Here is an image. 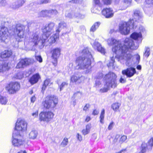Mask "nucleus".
Listing matches in <instances>:
<instances>
[{
	"instance_id": "obj_24",
	"label": "nucleus",
	"mask_w": 153,
	"mask_h": 153,
	"mask_svg": "<svg viewBox=\"0 0 153 153\" xmlns=\"http://www.w3.org/2000/svg\"><path fill=\"white\" fill-rule=\"evenodd\" d=\"M51 0H37L31 3L29 5V6L31 7L33 5L46 4L50 3Z\"/></svg>"
},
{
	"instance_id": "obj_16",
	"label": "nucleus",
	"mask_w": 153,
	"mask_h": 153,
	"mask_svg": "<svg viewBox=\"0 0 153 153\" xmlns=\"http://www.w3.org/2000/svg\"><path fill=\"white\" fill-rule=\"evenodd\" d=\"M148 146L147 143L143 142L140 147V151L138 153H145L148 149V146L151 147L153 146V138L150 139L148 142Z\"/></svg>"
},
{
	"instance_id": "obj_18",
	"label": "nucleus",
	"mask_w": 153,
	"mask_h": 153,
	"mask_svg": "<svg viewBox=\"0 0 153 153\" xmlns=\"http://www.w3.org/2000/svg\"><path fill=\"white\" fill-rule=\"evenodd\" d=\"M30 59L25 58L21 59L17 64L16 68H24L29 65L31 63Z\"/></svg>"
},
{
	"instance_id": "obj_12",
	"label": "nucleus",
	"mask_w": 153,
	"mask_h": 153,
	"mask_svg": "<svg viewBox=\"0 0 153 153\" xmlns=\"http://www.w3.org/2000/svg\"><path fill=\"white\" fill-rule=\"evenodd\" d=\"M54 114L51 111L42 112L39 114V120L41 121L48 122L53 118Z\"/></svg>"
},
{
	"instance_id": "obj_58",
	"label": "nucleus",
	"mask_w": 153,
	"mask_h": 153,
	"mask_svg": "<svg viewBox=\"0 0 153 153\" xmlns=\"http://www.w3.org/2000/svg\"><path fill=\"white\" fill-rule=\"evenodd\" d=\"M99 113V111L98 110L95 109L92 112V114L94 115H97Z\"/></svg>"
},
{
	"instance_id": "obj_20",
	"label": "nucleus",
	"mask_w": 153,
	"mask_h": 153,
	"mask_svg": "<svg viewBox=\"0 0 153 153\" xmlns=\"http://www.w3.org/2000/svg\"><path fill=\"white\" fill-rule=\"evenodd\" d=\"M61 49L57 48L53 49L51 51V56L54 61H56L57 59L60 55Z\"/></svg>"
},
{
	"instance_id": "obj_14",
	"label": "nucleus",
	"mask_w": 153,
	"mask_h": 153,
	"mask_svg": "<svg viewBox=\"0 0 153 153\" xmlns=\"http://www.w3.org/2000/svg\"><path fill=\"white\" fill-rule=\"evenodd\" d=\"M45 36L46 37L45 42L44 43L45 46L50 45L52 43H54L56 41V39L59 37V34L56 33L53 34L49 39H48V38L49 36L42 35V36Z\"/></svg>"
},
{
	"instance_id": "obj_60",
	"label": "nucleus",
	"mask_w": 153,
	"mask_h": 153,
	"mask_svg": "<svg viewBox=\"0 0 153 153\" xmlns=\"http://www.w3.org/2000/svg\"><path fill=\"white\" fill-rule=\"evenodd\" d=\"M90 105L88 104H87L84 106L83 108V110L86 111L87 109L89 108Z\"/></svg>"
},
{
	"instance_id": "obj_62",
	"label": "nucleus",
	"mask_w": 153,
	"mask_h": 153,
	"mask_svg": "<svg viewBox=\"0 0 153 153\" xmlns=\"http://www.w3.org/2000/svg\"><path fill=\"white\" fill-rule=\"evenodd\" d=\"M38 111H37L33 113L32 114V115L34 117H36L38 116Z\"/></svg>"
},
{
	"instance_id": "obj_4",
	"label": "nucleus",
	"mask_w": 153,
	"mask_h": 153,
	"mask_svg": "<svg viewBox=\"0 0 153 153\" xmlns=\"http://www.w3.org/2000/svg\"><path fill=\"white\" fill-rule=\"evenodd\" d=\"M117 78L116 75L113 72H110L106 74L104 78L105 81V87L101 89L100 92H105L110 88H114L116 87L117 85Z\"/></svg>"
},
{
	"instance_id": "obj_19",
	"label": "nucleus",
	"mask_w": 153,
	"mask_h": 153,
	"mask_svg": "<svg viewBox=\"0 0 153 153\" xmlns=\"http://www.w3.org/2000/svg\"><path fill=\"white\" fill-rule=\"evenodd\" d=\"M136 72L135 68H128L122 71V74L123 75H126L128 77H130L133 76L136 73Z\"/></svg>"
},
{
	"instance_id": "obj_23",
	"label": "nucleus",
	"mask_w": 153,
	"mask_h": 153,
	"mask_svg": "<svg viewBox=\"0 0 153 153\" xmlns=\"http://www.w3.org/2000/svg\"><path fill=\"white\" fill-rule=\"evenodd\" d=\"M9 68L8 63L0 60V73H3L8 70Z\"/></svg>"
},
{
	"instance_id": "obj_17",
	"label": "nucleus",
	"mask_w": 153,
	"mask_h": 153,
	"mask_svg": "<svg viewBox=\"0 0 153 153\" xmlns=\"http://www.w3.org/2000/svg\"><path fill=\"white\" fill-rule=\"evenodd\" d=\"M102 13L106 18H110L113 17L114 12L112 9L110 8H105L103 9Z\"/></svg>"
},
{
	"instance_id": "obj_55",
	"label": "nucleus",
	"mask_w": 153,
	"mask_h": 153,
	"mask_svg": "<svg viewBox=\"0 0 153 153\" xmlns=\"http://www.w3.org/2000/svg\"><path fill=\"white\" fill-rule=\"evenodd\" d=\"M114 123L113 122L110 123L108 127V129L109 130H111L112 128L114 126Z\"/></svg>"
},
{
	"instance_id": "obj_59",
	"label": "nucleus",
	"mask_w": 153,
	"mask_h": 153,
	"mask_svg": "<svg viewBox=\"0 0 153 153\" xmlns=\"http://www.w3.org/2000/svg\"><path fill=\"white\" fill-rule=\"evenodd\" d=\"M146 1L148 4H153V0H146Z\"/></svg>"
},
{
	"instance_id": "obj_42",
	"label": "nucleus",
	"mask_w": 153,
	"mask_h": 153,
	"mask_svg": "<svg viewBox=\"0 0 153 153\" xmlns=\"http://www.w3.org/2000/svg\"><path fill=\"white\" fill-rule=\"evenodd\" d=\"M68 143V139L67 138H64L60 144L62 147H64Z\"/></svg>"
},
{
	"instance_id": "obj_38",
	"label": "nucleus",
	"mask_w": 153,
	"mask_h": 153,
	"mask_svg": "<svg viewBox=\"0 0 153 153\" xmlns=\"http://www.w3.org/2000/svg\"><path fill=\"white\" fill-rule=\"evenodd\" d=\"M10 7L11 8L14 10L17 9L19 8V6L18 3L16 1L12 3V4L10 6Z\"/></svg>"
},
{
	"instance_id": "obj_6",
	"label": "nucleus",
	"mask_w": 153,
	"mask_h": 153,
	"mask_svg": "<svg viewBox=\"0 0 153 153\" xmlns=\"http://www.w3.org/2000/svg\"><path fill=\"white\" fill-rule=\"evenodd\" d=\"M28 25L25 26L21 24H19L16 25V29L14 30V33L17 34L18 37L20 38L18 40L19 42L22 41L21 39L24 38L25 33L28 32L29 30V24L30 22H28Z\"/></svg>"
},
{
	"instance_id": "obj_37",
	"label": "nucleus",
	"mask_w": 153,
	"mask_h": 153,
	"mask_svg": "<svg viewBox=\"0 0 153 153\" xmlns=\"http://www.w3.org/2000/svg\"><path fill=\"white\" fill-rule=\"evenodd\" d=\"M7 102V100L5 97L0 95V103L2 105H5Z\"/></svg>"
},
{
	"instance_id": "obj_32",
	"label": "nucleus",
	"mask_w": 153,
	"mask_h": 153,
	"mask_svg": "<svg viewBox=\"0 0 153 153\" xmlns=\"http://www.w3.org/2000/svg\"><path fill=\"white\" fill-rule=\"evenodd\" d=\"M123 9H125L131 5L132 0H123Z\"/></svg>"
},
{
	"instance_id": "obj_63",
	"label": "nucleus",
	"mask_w": 153,
	"mask_h": 153,
	"mask_svg": "<svg viewBox=\"0 0 153 153\" xmlns=\"http://www.w3.org/2000/svg\"><path fill=\"white\" fill-rule=\"evenodd\" d=\"M120 81L121 83H124L125 82L126 80L124 79L121 77L120 80Z\"/></svg>"
},
{
	"instance_id": "obj_15",
	"label": "nucleus",
	"mask_w": 153,
	"mask_h": 153,
	"mask_svg": "<svg viewBox=\"0 0 153 153\" xmlns=\"http://www.w3.org/2000/svg\"><path fill=\"white\" fill-rule=\"evenodd\" d=\"M8 31L7 28L4 26L0 27V42L4 41L8 37Z\"/></svg>"
},
{
	"instance_id": "obj_48",
	"label": "nucleus",
	"mask_w": 153,
	"mask_h": 153,
	"mask_svg": "<svg viewBox=\"0 0 153 153\" xmlns=\"http://www.w3.org/2000/svg\"><path fill=\"white\" fill-rule=\"evenodd\" d=\"M7 5V3L6 0H1L0 1V6L2 7L6 6Z\"/></svg>"
},
{
	"instance_id": "obj_40",
	"label": "nucleus",
	"mask_w": 153,
	"mask_h": 153,
	"mask_svg": "<svg viewBox=\"0 0 153 153\" xmlns=\"http://www.w3.org/2000/svg\"><path fill=\"white\" fill-rule=\"evenodd\" d=\"M145 52L144 53V56L147 58L150 54V50L149 48L146 47L145 49Z\"/></svg>"
},
{
	"instance_id": "obj_61",
	"label": "nucleus",
	"mask_w": 153,
	"mask_h": 153,
	"mask_svg": "<svg viewBox=\"0 0 153 153\" xmlns=\"http://www.w3.org/2000/svg\"><path fill=\"white\" fill-rule=\"evenodd\" d=\"M36 97L34 96H33L31 98L30 100L33 103L36 100Z\"/></svg>"
},
{
	"instance_id": "obj_21",
	"label": "nucleus",
	"mask_w": 153,
	"mask_h": 153,
	"mask_svg": "<svg viewBox=\"0 0 153 153\" xmlns=\"http://www.w3.org/2000/svg\"><path fill=\"white\" fill-rule=\"evenodd\" d=\"M92 46L95 49L97 50L102 53L105 54V49L98 42L95 41L92 45Z\"/></svg>"
},
{
	"instance_id": "obj_54",
	"label": "nucleus",
	"mask_w": 153,
	"mask_h": 153,
	"mask_svg": "<svg viewBox=\"0 0 153 153\" xmlns=\"http://www.w3.org/2000/svg\"><path fill=\"white\" fill-rule=\"evenodd\" d=\"M105 110L103 109L101 111L100 118H104Z\"/></svg>"
},
{
	"instance_id": "obj_10",
	"label": "nucleus",
	"mask_w": 153,
	"mask_h": 153,
	"mask_svg": "<svg viewBox=\"0 0 153 153\" xmlns=\"http://www.w3.org/2000/svg\"><path fill=\"white\" fill-rule=\"evenodd\" d=\"M20 88V84L17 82H10L6 89L10 94H14L18 91Z\"/></svg>"
},
{
	"instance_id": "obj_8",
	"label": "nucleus",
	"mask_w": 153,
	"mask_h": 153,
	"mask_svg": "<svg viewBox=\"0 0 153 153\" xmlns=\"http://www.w3.org/2000/svg\"><path fill=\"white\" fill-rule=\"evenodd\" d=\"M27 129V123L24 120L18 119L16 123L15 129L13 132L15 131H17L16 133L21 134L22 132L25 131Z\"/></svg>"
},
{
	"instance_id": "obj_36",
	"label": "nucleus",
	"mask_w": 153,
	"mask_h": 153,
	"mask_svg": "<svg viewBox=\"0 0 153 153\" xmlns=\"http://www.w3.org/2000/svg\"><path fill=\"white\" fill-rule=\"evenodd\" d=\"M120 105V103H115L112 104L111 105V108L114 111H116L119 108Z\"/></svg>"
},
{
	"instance_id": "obj_52",
	"label": "nucleus",
	"mask_w": 153,
	"mask_h": 153,
	"mask_svg": "<svg viewBox=\"0 0 153 153\" xmlns=\"http://www.w3.org/2000/svg\"><path fill=\"white\" fill-rule=\"evenodd\" d=\"M82 93L79 91H78L76 92L74 94V96L75 97H80L82 95Z\"/></svg>"
},
{
	"instance_id": "obj_50",
	"label": "nucleus",
	"mask_w": 153,
	"mask_h": 153,
	"mask_svg": "<svg viewBox=\"0 0 153 153\" xmlns=\"http://www.w3.org/2000/svg\"><path fill=\"white\" fill-rule=\"evenodd\" d=\"M127 137L126 136L123 135L120 138V143H123V142L125 141Z\"/></svg>"
},
{
	"instance_id": "obj_30",
	"label": "nucleus",
	"mask_w": 153,
	"mask_h": 153,
	"mask_svg": "<svg viewBox=\"0 0 153 153\" xmlns=\"http://www.w3.org/2000/svg\"><path fill=\"white\" fill-rule=\"evenodd\" d=\"M37 134L38 133L36 131L32 130L29 133V137L30 139H34L37 137Z\"/></svg>"
},
{
	"instance_id": "obj_7",
	"label": "nucleus",
	"mask_w": 153,
	"mask_h": 153,
	"mask_svg": "<svg viewBox=\"0 0 153 153\" xmlns=\"http://www.w3.org/2000/svg\"><path fill=\"white\" fill-rule=\"evenodd\" d=\"M58 101L57 97L51 96L47 97L42 104L45 108L52 110L56 106Z\"/></svg>"
},
{
	"instance_id": "obj_29",
	"label": "nucleus",
	"mask_w": 153,
	"mask_h": 153,
	"mask_svg": "<svg viewBox=\"0 0 153 153\" xmlns=\"http://www.w3.org/2000/svg\"><path fill=\"white\" fill-rule=\"evenodd\" d=\"M91 127V124L89 123L86 125L85 128L83 129L82 131V133L83 134L85 135L88 134L90 132Z\"/></svg>"
},
{
	"instance_id": "obj_56",
	"label": "nucleus",
	"mask_w": 153,
	"mask_h": 153,
	"mask_svg": "<svg viewBox=\"0 0 153 153\" xmlns=\"http://www.w3.org/2000/svg\"><path fill=\"white\" fill-rule=\"evenodd\" d=\"M103 76L101 72L99 73L97 76V79H101Z\"/></svg>"
},
{
	"instance_id": "obj_45",
	"label": "nucleus",
	"mask_w": 153,
	"mask_h": 153,
	"mask_svg": "<svg viewBox=\"0 0 153 153\" xmlns=\"http://www.w3.org/2000/svg\"><path fill=\"white\" fill-rule=\"evenodd\" d=\"M102 1L103 5H108L111 4L112 0H102Z\"/></svg>"
},
{
	"instance_id": "obj_1",
	"label": "nucleus",
	"mask_w": 153,
	"mask_h": 153,
	"mask_svg": "<svg viewBox=\"0 0 153 153\" xmlns=\"http://www.w3.org/2000/svg\"><path fill=\"white\" fill-rule=\"evenodd\" d=\"M107 42L108 45H114L112 48V51L116 55L115 57L117 56L119 61L123 64L125 63L128 66H130L132 57L131 53V50L137 49V45H133L132 40L128 38L125 39L123 45L113 38L108 39Z\"/></svg>"
},
{
	"instance_id": "obj_13",
	"label": "nucleus",
	"mask_w": 153,
	"mask_h": 153,
	"mask_svg": "<svg viewBox=\"0 0 153 153\" xmlns=\"http://www.w3.org/2000/svg\"><path fill=\"white\" fill-rule=\"evenodd\" d=\"M55 25L53 22H50L42 28L43 34L42 35L50 36L53 32V28Z\"/></svg>"
},
{
	"instance_id": "obj_27",
	"label": "nucleus",
	"mask_w": 153,
	"mask_h": 153,
	"mask_svg": "<svg viewBox=\"0 0 153 153\" xmlns=\"http://www.w3.org/2000/svg\"><path fill=\"white\" fill-rule=\"evenodd\" d=\"M39 78V75L36 74L33 75L30 78L29 82L32 85H33L38 82Z\"/></svg>"
},
{
	"instance_id": "obj_26",
	"label": "nucleus",
	"mask_w": 153,
	"mask_h": 153,
	"mask_svg": "<svg viewBox=\"0 0 153 153\" xmlns=\"http://www.w3.org/2000/svg\"><path fill=\"white\" fill-rule=\"evenodd\" d=\"M12 54L11 51L5 50L0 53V57L2 58H8Z\"/></svg>"
},
{
	"instance_id": "obj_22",
	"label": "nucleus",
	"mask_w": 153,
	"mask_h": 153,
	"mask_svg": "<svg viewBox=\"0 0 153 153\" xmlns=\"http://www.w3.org/2000/svg\"><path fill=\"white\" fill-rule=\"evenodd\" d=\"M142 17L141 13L138 10H135L134 13L133 17L134 19L130 20H134V26H136V25L137 22V21L140 20Z\"/></svg>"
},
{
	"instance_id": "obj_9",
	"label": "nucleus",
	"mask_w": 153,
	"mask_h": 153,
	"mask_svg": "<svg viewBox=\"0 0 153 153\" xmlns=\"http://www.w3.org/2000/svg\"><path fill=\"white\" fill-rule=\"evenodd\" d=\"M140 32L139 33L134 32L131 35V37L132 39H130L132 41L133 45L134 44L135 45H137L138 47V44L141 42L142 41L141 38L142 35L141 33H144L145 31V28L143 26L139 27Z\"/></svg>"
},
{
	"instance_id": "obj_39",
	"label": "nucleus",
	"mask_w": 153,
	"mask_h": 153,
	"mask_svg": "<svg viewBox=\"0 0 153 153\" xmlns=\"http://www.w3.org/2000/svg\"><path fill=\"white\" fill-rule=\"evenodd\" d=\"M93 3L94 5L100 7H102L103 6V4L100 2V0H94Z\"/></svg>"
},
{
	"instance_id": "obj_31",
	"label": "nucleus",
	"mask_w": 153,
	"mask_h": 153,
	"mask_svg": "<svg viewBox=\"0 0 153 153\" xmlns=\"http://www.w3.org/2000/svg\"><path fill=\"white\" fill-rule=\"evenodd\" d=\"M52 84V82H51V80L49 79H48L45 80L44 82V84L42 88V90L43 91L45 90L47 86L49 85V84Z\"/></svg>"
},
{
	"instance_id": "obj_64",
	"label": "nucleus",
	"mask_w": 153,
	"mask_h": 153,
	"mask_svg": "<svg viewBox=\"0 0 153 153\" xmlns=\"http://www.w3.org/2000/svg\"><path fill=\"white\" fill-rule=\"evenodd\" d=\"M72 3H77L78 2V0H72L69 1Z\"/></svg>"
},
{
	"instance_id": "obj_35",
	"label": "nucleus",
	"mask_w": 153,
	"mask_h": 153,
	"mask_svg": "<svg viewBox=\"0 0 153 153\" xmlns=\"http://www.w3.org/2000/svg\"><path fill=\"white\" fill-rule=\"evenodd\" d=\"M48 10H42L40 13V16L43 17H49V15Z\"/></svg>"
},
{
	"instance_id": "obj_53",
	"label": "nucleus",
	"mask_w": 153,
	"mask_h": 153,
	"mask_svg": "<svg viewBox=\"0 0 153 153\" xmlns=\"http://www.w3.org/2000/svg\"><path fill=\"white\" fill-rule=\"evenodd\" d=\"M35 58L36 60L39 61L40 62H42V59L40 56H36Z\"/></svg>"
},
{
	"instance_id": "obj_43",
	"label": "nucleus",
	"mask_w": 153,
	"mask_h": 153,
	"mask_svg": "<svg viewBox=\"0 0 153 153\" xmlns=\"http://www.w3.org/2000/svg\"><path fill=\"white\" fill-rule=\"evenodd\" d=\"M14 77L16 79H21L23 77V74L22 72H19L15 75Z\"/></svg>"
},
{
	"instance_id": "obj_11",
	"label": "nucleus",
	"mask_w": 153,
	"mask_h": 153,
	"mask_svg": "<svg viewBox=\"0 0 153 153\" xmlns=\"http://www.w3.org/2000/svg\"><path fill=\"white\" fill-rule=\"evenodd\" d=\"M16 131L13 132L12 143L14 146L19 147L24 145L25 142L24 140L19 138L21 134L16 133Z\"/></svg>"
},
{
	"instance_id": "obj_25",
	"label": "nucleus",
	"mask_w": 153,
	"mask_h": 153,
	"mask_svg": "<svg viewBox=\"0 0 153 153\" xmlns=\"http://www.w3.org/2000/svg\"><path fill=\"white\" fill-rule=\"evenodd\" d=\"M83 77L81 76L78 74H75L72 76L71 78V81L77 83H79L82 82V78Z\"/></svg>"
},
{
	"instance_id": "obj_2",
	"label": "nucleus",
	"mask_w": 153,
	"mask_h": 153,
	"mask_svg": "<svg viewBox=\"0 0 153 153\" xmlns=\"http://www.w3.org/2000/svg\"><path fill=\"white\" fill-rule=\"evenodd\" d=\"M81 55L76 60V68L85 70L86 73H88L91 71V62L94 59L88 48L83 50L81 53Z\"/></svg>"
},
{
	"instance_id": "obj_3",
	"label": "nucleus",
	"mask_w": 153,
	"mask_h": 153,
	"mask_svg": "<svg viewBox=\"0 0 153 153\" xmlns=\"http://www.w3.org/2000/svg\"><path fill=\"white\" fill-rule=\"evenodd\" d=\"M46 37L42 36V35L36 32L33 34L28 39H25V43L31 46L38 45L40 49L43 48L45 46L44 42Z\"/></svg>"
},
{
	"instance_id": "obj_41",
	"label": "nucleus",
	"mask_w": 153,
	"mask_h": 153,
	"mask_svg": "<svg viewBox=\"0 0 153 153\" xmlns=\"http://www.w3.org/2000/svg\"><path fill=\"white\" fill-rule=\"evenodd\" d=\"M115 57L114 56L110 57V61L107 64V66L108 67L113 66L114 65V61Z\"/></svg>"
},
{
	"instance_id": "obj_28",
	"label": "nucleus",
	"mask_w": 153,
	"mask_h": 153,
	"mask_svg": "<svg viewBox=\"0 0 153 153\" xmlns=\"http://www.w3.org/2000/svg\"><path fill=\"white\" fill-rule=\"evenodd\" d=\"M66 24L63 21L61 22L58 25V26L56 28V32L59 34V33L62 29L66 28Z\"/></svg>"
},
{
	"instance_id": "obj_49",
	"label": "nucleus",
	"mask_w": 153,
	"mask_h": 153,
	"mask_svg": "<svg viewBox=\"0 0 153 153\" xmlns=\"http://www.w3.org/2000/svg\"><path fill=\"white\" fill-rule=\"evenodd\" d=\"M101 83L100 81H99V79H97L95 82V86L97 88L98 87L101 85Z\"/></svg>"
},
{
	"instance_id": "obj_46",
	"label": "nucleus",
	"mask_w": 153,
	"mask_h": 153,
	"mask_svg": "<svg viewBox=\"0 0 153 153\" xmlns=\"http://www.w3.org/2000/svg\"><path fill=\"white\" fill-rule=\"evenodd\" d=\"M19 7H22L25 2L26 0H18L16 1Z\"/></svg>"
},
{
	"instance_id": "obj_51",
	"label": "nucleus",
	"mask_w": 153,
	"mask_h": 153,
	"mask_svg": "<svg viewBox=\"0 0 153 153\" xmlns=\"http://www.w3.org/2000/svg\"><path fill=\"white\" fill-rule=\"evenodd\" d=\"M68 84L65 82H64L62 83V84L59 86L60 90L61 91L64 87L65 85H67Z\"/></svg>"
},
{
	"instance_id": "obj_44",
	"label": "nucleus",
	"mask_w": 153,
	"mask_h": 153,
	"mask_svg": "<svg viewBox=\"0 0 153 153\" xmlns=\"http://www.w3.org/2000/svg\"><path fill=\"white\" fill-rule=\"evenodd\" d=\"M74 16L78 19H83L84 18L85 15L78 13H75Z\"/></svg>"
},
{
	"instance_id": "obj_57",
	"label": "nucleus",
	"mask_w": 153,
	"mask_h": 153,
	"mask_svg": "<svg viewBox=\"0 0 153 153\" xmlns=\"http://www.w3.org/2000/svg\"><path fill=\"white\" fill-rule=\"evenodd\" d=\"M77 139L79 141H81L82 140V136L79 134V133H77Z\"/></svg>"
},
{
	"instance_id": "obj_5",
	"label": "nucleus",
	"mask_w": 153,
	"mask_h": 153,
	"mask_svg": "<svg viewBox=\"0 0 153 153\" xmlns=\"http://www.w3.org/2000/svg\"><path fill=\"white\" fill-rule=\"evenodd\" d=\"M137 26H134V20H130L128 22H121L119 25V30L120 33L124 35L128 34L130 32V29L131 28L134 29Z\"/></svg>"
},
{
	"instance_id": "obj_33",
	"label": "nucleus",
	"mask_w": 153,
	"mask_h": 153,
	"mask_svg": "<svg viewBox=\"0 0 153 153\" xmlns=\"http://www.w3.org/2000/svg\"><path fill=\"white\" fill-rule=\"evenodd\" d=\"M100 24V22H95L91 27L90 30L91 31L94 32L99 27Z\"/></svg>"
},
{
	"instance_id": "obj_34",
	"label": "nucleus",
	"mask_w": 153,
	"mask_h": 153,
	"mask_svg": "<svg viewBox=\"0 0 153 153\" xmlns=\"http://www.w3.org/2000/svg\"><path fill=\"white\" fill-rule=\"evenodd\" d=\"M48 10L49 12V17H51L53 15L55 16L57 15L58 13V11L56 9H50Z\"/></svg>"
},
{
	"instance_id": "obj_47",
	"label": "nucleus",
	"mask_w": 153,
	"mask_h": 153,
	"mask_svg": "<svg viewBox=\"0 0 153 153\" xmlns=\"http://www.w3.org/2000/svg\"><path fill=\"white\" fill-rule=\"evenodd\" d=\"M65 16L66 17H68L69 18H72L74 16H73V15L68 11H66L65 14Z\"/></svg>"
}]
</instances>
